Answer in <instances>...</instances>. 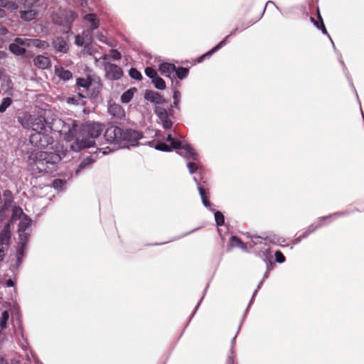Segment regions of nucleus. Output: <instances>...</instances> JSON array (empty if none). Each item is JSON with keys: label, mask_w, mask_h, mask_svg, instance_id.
Listing matches in <instances>:
<instances>
[{"label": "nucleus", "mask_w": 364, "mask_h": 364, "mask_svg": "<svg viewBox=\"0 0 364 364\" xmlns=\"http://www.w3.org/2000/svg\"><path fill=\"white\" fill-rule=\"evenodd\" d=\"M18 122L24 129L32 130L29 141L33 146L45 149L54 143L53 127L43 117L25 112L18 117Z\"/></svg>", "instance_id": "1"}, {"label": "nucleus", "mask_w": 364, "mask_h": 364, "mask_svg": "<svg viewBox=\"0 0 364 364\" xmlns=\"http://www.w3.org/2000/svg\"><path fill=\"white\" fill-rule=\"evenodd\" d=\"M104 128L100 123L88 122L83 126L82 129L83 137L82 139L77 138L70 144V148L75 151L93 146L95 144V139L98 137Z\"/></svg>", "instance_id": "2"}, {"label": "nucleus", "mask_w": 364, "mask_h": 364, "mask_svg": "<svg viewBox=\"0 0 364 364\" xmlns=\"http://www.w3.org/2000/svg\"><path fill=\"white\" fill-rule=\"evenodd\" d=\"M51 126L53 132H58L60 135H63L67 141H70L77 134L78 124L71 118L55 119L53 120Z\"/></svg>", "instance_id": "3"}, {"label": "nucleus", "mask_w": 364, "mask_h": 364, "mask_svg": "<svg viewBox=\"0 0 364 364\" xmlns=\"http://www.w3.org/2000/svg\"><path fill=\"white\" fill-rule=\"evenodd\" d=\"M76 89L78 95L82 98H95L101 92L102 84L97 81H92L89 78H77Z\"/></svg>", "instance_id": "4"}, {"label": "nucleus", "mask_w": 364, "mask_h": 364, "mask_svg": "<svg viewBox=\"0 0 364 364\" xmlns=\"http://www.w3.org/2000/svg\"><path fill=\"white\" fill-rule=\"evenodd\" d=\"M12 212L13 219L18 216L20 219L18 229L19 243L24 245L27 243L30 237L31 220L23 213V210L21 208H14L12 210Z\"/></svg>", "instance_id": "5"}, {"label": "nucleus", "mask_w": 364, "mask_h": 364, "mask_svg": "<svg viewBox=\"0 0 364 364\" xmlns=\"http://www.w3.org/2000/svg\"><path fill=\"white\" fill-rule=\"evenodd\" d=\"M77 16V14L73 11L60 9L58 12L52 15V21L61 28L60 30L63 33H70L73 22Z\"/></svg>", "instance_id": "6"}, {"label": "nucleus", "mask_w": 364, "mask_h": 364, "mask_svg": "<svg viewBox=\"0 0 364 364\" xmlns=\"http://www.w3.org/2000/svg\"><path fill=\"white\" fill-rule=\"evenodd\" d=\"M47 151L31 152L28 156V166L33 173L50 172L46 164Z\"/></svg>", "instance_id": "7"}, {"label": "nucleus", "mask_w": 364, "mask_h": 364, "mask_svg": "<svg viewBox=\"0 0 364 364\" xmlns=\"http://www.w3.org/2000/svg\"><path fill=\"white\" fill-rule=\"evenodd\" d=\"M166 141L169 142L173 149H178L177 153L187 160H198V154L190 144L175 140L171 134L167 136Z\"/></svg>", "instance_id": "8"}, {"label": "nucleus", "mask_w": 364, "mask_h": 364, "mask_svg": "<svg viewBox=\"0 0 364 364\" xmlns=\"http://www.w3.org/2000/svg\"><path fill=\"white\" fill-rule=\"evenodd\" d=\"M67 149H65L63 145L58 144L55 147L54 152L47 151L46 164L48 166L49 171H51L55 164L59 163L61 159L66 156Z\"/></svg>", "instance_id": "9"}, {"label": "nucleus", "mask_w": 364, "mask_h": 364, "mask_svg": "<svg viewBox=\"0 0 364 364\" xmlns=\"http://www.w3.org/2000/svg\"><path fill=\"white\" fill-rule=\"evenodd\" d=\"M154 112L165 129H168L172 127L173 113L171 107L167 110L161 106H155Z\"/></svg>", "instance_id": "10"}, {"label": "nucleus", "mask_w": 364, "mask_h": 364, "mask_svg": "<svg viewBox=\"0 0 364 364\" xmlns=\"http://www.w3.org/2000/svg\"><path fill=\"white\" fill-rule=\"evenodd\" d=\"M123 131L119 127L110 126L106 129L104 136L107 141L118 144L121 147Z\"/></svg>", "instance_id": "11"}, {"label": "nucleus", "mask_w": 364, "mask_h": 364, "mask_svg": "<svg viewBox=\"0 0 364 364\" xmlns=\"http://www.w3.org/2000/svg\"><path fill=\"white\" fill-rule=\"evenodd\" d=\"M141 137L142 134L138 131L124 129L121 147L128 146L129 145L134 146Z\"/></svg>", "instance_id": "12"}, {"label": "nucleus", "mask_w": 364, "mask_h": 364, "mask_svg": "<svg viewBox=\"0 0 364 364\" xmlns=\"http://www.w3.org/2000/svg\"><path fill=\"white\" fill-rule=\"evenodd\" d=\"M104 68L106 77L109 80H117L123 75L122 69L119 66L109 62L106 61L104 63Z\"/></svg>", "instance_id": "13"}, {"label": "nucleus", "mask_w": 364, "mask_h": 364, "mask_svg": "<svg viewBox=\"0 0 364 364\" xmlns=\"http://www.w3.org/2000/svg\"><path fill=\"white\" fill-rule=\"evenodd\" d=\"M11 232L9 226L7 225L0 233V262L3 259L8 250Z\"/></svg>", "instance_id": "14"}, {"label": "nucleus", "mask_w": 364, "mask_h": 364, "mask_svg": "<svg viewBox=\"0 0 364 364\" xmlns=\"http://www.w3.org/2000/svg\"><path fill=\"white\" fill-rule=\"evenodd\" d=\"M343 215V213H335V214H333L329 216L319 218L317 222L318 224L316 226H314V225L309 226L308 230H306V232H304V234L302 235L296 237V239H294L292 241L293 245L299 244L301 241L302 239L307 237L311 233L314 232L318 228L322 226L323 225V222L325 220H326L327 219H328L330 218H336L337 215Z\"/></svg>", "instance_id": "15"}, {"label": "nucleus", "mask_w": 364, "mask_h": 364, "mask_svg": "<svg viewBox=\"0 0 364 364\" xmlns=\"http://www.w3.org/2000/svg\"><path fill=\"white\" fill-rule=\"evenodd\" d=\"M144 99L156 105V106L166 103V99L161 95L153 90H146Z\"/></svg>", "instance_id": "16"}, {"label": "nucleus", "mask_w": 364, "mask_h": 364, "mask_svg": "<svg viewBox=\"0 0 364 364\" xmlns=\"http://www.w3.org/2000/svg\"><path fill=\"white\" fill-rule=\"evenodd\" d=\"M52 45L53 48L60 53H66L69 50V46L66 41L60 36L53 38Z\"/></svg>", "instance_id": "17"}, {"label": "nucleus", "mask_w": 364, "mask_h": 364, "mask_svg": "<svg viewBox=\"0 0 364 364\" xmlns=\"http://www.w3.org/2000/svg\"><path fill=\"white\" fill-rule=\"evenodd\" d=\"M108 112L117 119H121L125 117L124 109L118 104H110L108 107Z\"/></svg>", "instance_id": "18"}, {"label": "nucleus", "mask_w": 364, "mask_h": 364, "mask_svg": "<svg viewBox=\"0 0 364 364\" xmlns=\"http://www.w3.org/2000/svg\"><path fill=\"white\" fill-rule=\"evenodd\" d=\"M193 180L198 185V189L199 191V194L201 197L203 204L204 205L205 207H206V208H209L210 210L213 211L214 210H213L211 208V203L209 201L208 196L206 195L205 190L200 184V179L198 177L194 176Z\"/></svg>", "instance_id": "19"}, {"label": "nucleus", "mask_w": 364, "mask_h": 364, "mask_svg": "<svg viewBox=\"0 0 364 364\" xmlns=\"http://www.w3.org/2000/svg\"><path fill=\"white\" fill-rule=\"evenodd\" d=\"M55 74L60 80L63 81H68L73 78V73L68 70L65 69L62 66L55 67Z\"/></svg>", "instance_id": "20"}, {"label": "nucleus", "mask_w": 364, "mask_h": 364, "mask_svg": "<svg viewBox=\"0 0 364 364\" xmlns=\"http://www.w3.org/2000/svg\"><path fill=\"white\" fill-rule=\"evenodd\" d=\"M33 63L40 69H46L50 65V60L48 57L38 55L33 59Z\"/></svg>", "instance_id": "21"}, {"label": "nucleus", "mask_w": 364, "mask_h": 364, "mask_svg": "<svg viewBox=\"0 0 364 364\" xmlns=\"http://www.w3.org/2000/svg\"><path fill=\"white\" fill-rule=\"evenodd\" d=\"M159 71L166 77H171V74L176 70L175 65L169 63H162L159 65Z\"/></svg>", "instance_id": "22"}, {"label": "nucleus", "mask_w": 364, "mask_h": 364, "mask_svg": "<svg viewBox=\"0 0 364 364\" xmlns=\"http://www.w3.org/2000/svg\"><path fill=\"white\" fill-rule=\"evenodd\" d=\"M228 38V36H226L223 41H221L218 44L214 46L211 50L201 55L198 59V63H201L205 58L211 55L213 53L220 49L223 46L226 44Z\"/></svg>", "instance_id": "23"}, {"label": "nucleus", "mask_w": 364, "mask_h": 364, "mask_svg": "<svg viewBox=\"0 0 364 364\" xmlns=\"http://www.w3.org/2000/svg\"><path fill=\"white\" fill-rule=\"evenodd\" d=\"M38 14L35 9H28L20 11V17L26 21H30L34 19Z\"/></svg>", "instance_id": "24"}, {"label": "nucleus", "mask_w": 364, "mask_h": 364, "mask_svg": "<svg viewBox=\"0 0 364 364\" xmlns=\"http://www.w3.org/2000/svg\"><path fill=\"white\" fill-rule=\"evenodd\" d=\"M198 159L199 157L198 156V160H192L193 161H190L187 164V167L191 174H193L196 172H198L200 174H201L203 168L202 166L198 162Z\"/></svg>", "instance_id": "25"}, {"label": "nucleus", "mask_w": 364, "mask_h": 364, "mask_svg": "<svg viewBox=\"0 0 364 364\" xmlns=\"http://www.w3.org/2000/svg\"><path fill=\"white\" fill-rule=\"evenodd\" d=\"M31 47L46 49L49 47V43L46 41H42L38 38H30L29 48Z\"/></svg>", "instance_id": "26"}, {"label": "nucleus", "mask_w": 364, "mask_h": 364, "mask_svg": "<svg viewBox=\"0 0 364 364\" xmlns=\"http://www.w3.org/2000/svg\"><path fill=\"white\" fill-rule=\"evenodd\" d=\"M84 19L90 23L89 28L91 31H93L98 28L99 21L97 19L95 14H87L85 16Z\"/></svg>", "instance_id": "27"}, {"label": "nucleus", "mask_w": 364, "mask_h": 364, "mask_svg": "<svg viewBox=\"0 0 364 364\" xmlns=\"http://www.w3.org/2000/svg\"><path fill=\"white\" fill-rule=\"evenodd\" d=\"M137 89L136 87H132L127 91H125L121 96V101L122 103H128L134 97L135 92H136Z\"/></svg>", "instance_id": "28"}, {"label": "nucleus", "mask_w": 364, "mask_h": 364, "mask_svg": "<svg viewBox=\"0 0 364 364\" xmlns=\"http://www.w3.org/2000/svg\"><path fill=\"white\" fill-rule=\"evenodd\" d=\"M93 162V159L90 157L83 159L75 170V175H78L82 170L89 168Z\"/></svg>", "instance_id": "29"}, {"label": "nucleus", "mask_w": 364, "mask_h": 364, "mask_svg": "<svg viewBox=\"0 0 364 364\" xmlns=\"http://www.w3.org/2000/svg\"><path fill=\"white\" fill-rule=\"evenodd\" d=\"M9 50L11 53L17 55H23L26 53V49L17 43H12L9 45Z\"/></svg>", "instance_id": "30"}, {"label": "nucleus", "mask_w": 364, "mask_h": 364, "mask_svg": "<svg viewBox=\"0 0 364 364\" xmlns=\"http://www.w3.org/2000/svg\"><path fill=\"white\" fill-rule=\"evenodd\" d=\"M26 244L27 243H26L24 245H23V244H20L18 242V245L20 247H18V249L17 250V252H16V257H17L16 264L18 266H19L22 262L23 258L25 255V251L26 249Z\"/></svg>", "instance_id": "31"}, {"label": "nucleus", "mask_w": 364, "mask_h": 364, "mask_svg": "<svg viewBox=\"0 0 364 364\" xmlns=\"http://www.w3.org/2000/svg\"><path fill=\"white\" fill-rule=\"evenodd\" d=\"M12 102H13V100L11 97H4L2 100L1 103L0 104V113H4L6 110V109L11 106Z\"/></svg>", "instance_id": "32"}, {"label": "nucleus", "mask_w": 364, "mask_h": 364, "mask_svg": "<svg viewBox=\"0 0 364 364\" xmlns=\"http://www.w3.org/2000/svg\"><path fill=\"white\" fill-rule=\"evenodd\" d=\"M174 72L176 73L177 77L181 80L186 78L188 75V69L183 67H176Z\"/></svg>", "instance_id": "33"}, {"label": "nucleus", "mask_w": 364, "mask_h": 364, "mask_svg": "<svg viewBox=\"0 0 364 364\" xmlns=\"http://www.w3.org/2000/svg\"><path fill=\"white\" fill-rule=\"evenodd\" d=\"M154 87L159 90H164L166 88L165 81L159 75L152 80Z\"/></svg>", "instance_id": "34"}, {"label": "nucleus", "mask_w": 364, "mask_h": 364, "mask_svg": "<svg viewBox=\"0 0 364 364\" xmlns=\"http://www.w3.org/2000/svg\"><path fill=\"white\" fill-rule=\"evenodd\" d=\"M9 318V312L7 311H4L1 313V316L0 318V327L1 329H4L6 328Z\"/></svg>", "instance_id": "35"}, {"label": "nucleus", "mask_w": 364, "mask_h": 364, "mask_svg": "<svg viewBox=\"0 0 364 364\" xmlns=\"http://www.w3.org/2000/svg\"><path fill=\"white\" fill-rule=\"evenodd\" d=\"M173 105L171 106V107H175V108H178V104L180 102V99H181V92L178 91V90H174L173 91Z\"/></svg>", "instance_id": "36"}, {"label": "nucleus", "mask_w": 364, "mask_h": 364, "mask_svg": "<svg viewBox=\"0 0 364 364\" xmlns=\"http://www.w3.org/2000/svg\"><path fill=\"white\" fill-rule=\"evenodd\" d=\"M318 17L319 18L321 19V26L318 24V23L313 18V17H311V22L314 23V24L318 28V29H321L322 33H324V34H328L327 33V31L326 29V27L323 24V20L321 17V16L318 14Z\"/></svg>", "instance_id": "37"}, {"label": "nucleus", "mask_w": 364, "mask_h": 364, "mask_svg": "<svg viewBox=\"0 0 364 364\" xmlns=\"http://www.w3.org/2000/svg\"><path fill=\"white\" fill-rule=\"evenodd\" d=\"M92 31L90 28L86 30V31H84L82 32V33L81 34L82 38H84V40L85 41V42L87 43V45H89L91 42H92Z\"/></svg>", "instance_id": "38"}, {"label": "nucleus", "mask_w": 364, "mask_h": 364, "mask_svg": "<svg viewBox=\"0 0 364 364\" xmlns=\"http://www.w3.org/2000/svg\"><path fill=\"white\" fill-rule=\"evenodd\" d=\"M215 220L217 225H218V226L223 225L224 224V222H225L224 215L220 211L215 212Z\"/></svg>", "instance_id": "39"}, {"label": "nucleus", "mask_w": 364, "mask_h": 364, "mask_svg": "<svg viewBox=\"0 0 364 364\" xmlns=\"http://www.w3.org/2000/svg\"><path fill=\"white\" fill-rule=\"evenodd\" d=\"M145 73L151 79V81L158 76L156 71L151 67H148L145 69Z\"/></svg>", "instance_id": "40"}, {"label": "nucleus", "mask_w": 364, "mask_h": 364, "mask_svg": "<svg viewBox=\"0 0 364 364\" xmlns=\"http://www.w3.org/2000/svg\"><path fill=\"white\" fill-rule=\"evenodd\" d=\"M29 42H30V38H16L14 40V43H17L20 46H23L29 47Z\"/></svg>", "instance_id": "41"}, {"label": "nucleus", "mask_w": 364, "mask_h": 364, "mask_svg": "<svg viewBox=\"0 0 364 364\" xmlns=\"http://www.w3.org/2000/svg\"><path fill=\"white\" fill-rule=\"evenodd\" d=\"M129 75L131 77L135 80H141L142 78L141 74L136 69V68H131L129 70Z\"/></svg>", "instance_id": "42"}, {"label": "nucleus", "mask_w": 364, "mask_h": 364, "mask_svg": "<svg viewBox=\"0 0 364 364\" xmlns=\"http://www.w3.org/2000/svg\"><path fill=\"white\" fill-rule=\"evenodd\" d=\"M155 149L162 151H170V147L164 142H159L156 144Z\"/></svg>", "instance_id": "43"}, {"label": "nucleus", "mask_w": 364, "mask_h": 364, "mask_svg": "<svg viewBox=\"0 0 364 364\" xmlns=\"http://www.w3.org/2000/svg\"><path fill=\"white\" fill-rule=\"evenodd\" d=\"M75 43L77 46H80V47H82V46L86 47L87 46V43L85 42V41L82 38V35L75 36Z\"/></svg>", "instance_id": "44"}, {"label": "nucleus", "mask_w": 364, "mask_h": 364, "mask_svg": "<svg viewBox=\"0 0 364 364\" xmlns=\"http://www.w3.org/2000/svg\"><path fill=\"white\" fill-rule=\"evenodd\" d=\"M65 182L61 179H55L53 182V187L55 189H61L64 186Z\"/></svg>", "instance_id": "45"}, {"label": "nucleus", "mask_w": 364, "mask_h": 364, "mask_svg": "<svg viewBox=\"0 0 364 364\" xmlns=\"http://www.w3.org/2000/svg\"><path fill=\"white\" fill-rule=\"evenodd\" d=\"M230 242L232 246L239 247L242 243V241L236 236H232L230 237Z\"/></svg>", "instance_id": "46"}, {"label": "nucleus", "mask_w": 364, "mask_h": 364, "mask_svg": "<svg viewBox=\"0 0 364 364\" xmlns=\"http://www.w3.org/2000/svg\"><path fill=\"white\" fill-rule=\"evenodd\" d=\"M276 262L278 263H283L285 261V257L279 250L275 252Z\"/></svg>", "instance_id": "47"}, {"label": "nucleus", "mask_w": 364, "mask_h": 364, "mask_svg": "<svg viewBox=\"0 0 364 364\" xmlns=\"http://www.w3.org/2000/svg\"><path fill=\"white\" fill-rule=\"evenodd\" d=\"M81 99H82V97H80L78 95V97H68L67 99L66 102L68 104H70V105H78L79 102Z\"/></svg>", "instance_id": "48"}, {"label": "nucleus", "mask_w": 364, "mask_h": 364, "mask_svg": "<svg viewBox=\"0 0 364 364\" xmlns=\"http://www.w3.org/2000/svg\"><path fill=\"white\" fill-rule=\"evenodd\" d=\"M110 57H111V58H112L114 60H119L121 59L122 55L119 51L113 49V50H111Z\"/></svg>", "instance_id": "49"}, {"label": "nucleus", "mask_w": 364, "mask_h": 364, "mask_svg": "<svg viewBox=\"0 0 364 364\" xmlns=\"http://www.w3.org/2000/svg\"><path fill=\"white\" fill-rule=\"evenodd\" d=\"M25 8L33 6L38 0H22Z\"/></svg>", "instance_id": "50"}, {"label": "nucleus", "mask_w": 364, "mask_h": 364, "mask_svg": "<svg viewBox=\"0 0 364 364\" xmlns=\"http://www.w3.org/2000/svg\"><path fill=\"white\" fill-rule=\"evenodd\" d=\"M97 39H98L100 41H101V42H102V43H107V41H106L107 38H106V36H104L102 33H99V34H97Z\"/></svg>", "instance_id": "51"}, {"label": "nucleus", "mask_w": 364, "mask_h": 364, "mask_svg": "<svg viewBox=\"0 0 364 364\" xmlns=\"http://www.w3.org/2000/svg\"><path fill=\"white\" fill-rule=\"evenodd\" d=\"M263 282H264V280H262V281H261V282L259 283V284L257 285V289L255 291V292L253 293V295H252V299H254V297L255 296V295H256V294H257V292L258 289L261 288V287H262V285ZM252 301V300H251V301Z\"/></svg>", "instance_id": "52"}, {"label": "nucleus", "mask_w": 364, "mask_h": 364, "mask_svg": "<svg viewBox=\"0 0 364 364\" xmlns=\"http://www.w3.org/2000/svg\"><path fill=\"white\" fill-rule=\"evenodd\" d=\"M235 336L232 339V341H231V349H230V353L232 355L234 353V351H233V346L235 345Z\"/></svg>", "instance_id": "53"}, {"label": "nucleus", "mask_w": 364, "mask_h": 364, "mask_svg": "<svg viewBox=\"0 0 364 364\" xmlns=\"http://www.w3.org/2000/svg\"><path fill=\"white\" fill-rule=\"evenodd\" d=\"M268 274H269V266L267 267V271L263 276L262 280L264 281L268 277Z\"/></svg>", "instance_id": "54"}, {"label": "nucleus", "mask_w": 364, "mask_h": 364, "mask_svg": "<svg viewBox=\"0 0 364 364\" xmlns=\"http://www.w3.org/2000/svg\"><path fill=\"white\" fill-rule=\"evenodd\" d=\"M6 286L7 287H13L14 286V282L11 279H8L6 281Z\"/></svg>", "instance_id": "55"}, {"label": "nucleus", "mask_w": 364, "mask_h": 364, "mask_svg": "<svg viewBox=\"0 0 364 364\" xmlns=\"http://www.w3.org/2000/svg\"><path fill=\"white\" fill-rule=\"evenodd\" d=\"M79 3L80 4L81 6H84L87 4V0H78Z\"/></svg>", "instance_id": "56"}, {"label": "nucleus", "mask_w": 364, "mask_h": 364, "mask_svg": "<svg viewBox=\"0 0 364 364\" xmlns=\"http://www.w3.org/2000/svg\"><path fill=\"white\" fill-rule=\"evenodd\" d=\"M227 364H234V360L232 357H230V356L229 357Z\"/></svg>", "instance_id": "57"}, {"label": "nucleus", "mask_w": 364, "mask_h": 364, "mask_svg": "<svg viewBox=\"0 0 364 364\" xmlns=\"http://www.w3.org/2000/svg\"><path fill=\"white\" fill-rule=\"evenodd\" d=\"M239 247L244 250H247V245L244 242H242Z\"/></svg>", "instance_id": "58"}, {"label": "nucleus", "mask_w": 364, "mask_h": 364, "mask_svg": "<svg viewBox=\"0 0 364 364\" xmlns=\"http://www.w3.org/2000/svg\"><path fill=\"white\" fill-rule=\"evenodd\" d=\"M110 57V55H104L102 57V60H108Z\"/></svg>", "instance_id": "59"}, {"label": "nucleus", "mask_w": 364, "mask_h": 364, "mask_svg": "<svg viewBox=\"0 0 364 364\" xmlns=\"http://www.w3.org/2000/svg\"><path fill=\"white\" fill-rule=\"evenodd\" d=\"M9 8H11L12 9H16L17 8V6L15 3H12Z\"/></svg>", "instance_id": "60"}, {"label": "nucleus", "mask_w": 364, "mask_h": 364, "mask_svg": "<svg viewBox=\"0 0 364 364\" xmlns=\"http://www.w3.org/2000/svg\"><path fill=\"white\" fill-rule=\"evenodd\" d=\"M237 30H238V28H235V29H233V30L231 31V33H230V35H228V36L229 37L230 36H232V35L235 34V32H236Z\"/></svg>", "instance_id": "61"}, {"label": "nucleus", "mask_w": 364, "mask_h": 364, "mask_svg": "<svg viewBox=\"0 0 364 364\" xmlns=\"http://www.w3.org/2000/svg\"><path fill=\"white\" fill-rule=\"evenodd\" d=\"M11 364H21V362L19 360H12Z\"/></svg>", "instance_id": "62"}, {"label": "nucleus", "mask_w": 364, "mask_h": 364, "mask_svg": "<svg viewBox=\"0 0 364 364\" xmlns=\"http://www.w3.org/2000/svg\"><path fill=\"white\" fill-rule=\"evenodd\" d=\"M0 364H8V363L4 358H1L0 359Z\"/></svg>", "instance_id": "63"}, {"label": "nucleus", "mask_w": 364, "mask_h": 364, "mask_svg": "<svg viewBox=\"0 0 364 364\" xmlns=\"http://www.w3.org/2000/svg\"><path fill=\"white\" fill-rule=\"evenodd\" d=\"M269 4H272V5L275 6L274 3L272 1H268L266 4V6H268Z\"/></svg>", "instance_id": "64"}]
</instances>
